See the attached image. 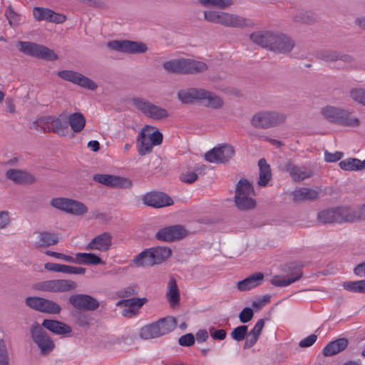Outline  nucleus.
Returning <instances> with one entry per match:
<instances>
[{"instance_id":"f257e3e1","label":"nucleus","mask_w":365,"mask_h":365,"mask_svg":"<svg viewBox=\"0 0 365 365\" xmlns=\"http://www.w3.org/2000/svg\"><path fill=\"white\" fill-rule=\"evenodd\" d=\"M163 67L169 73L178 74H197L208 69V66L202 61L184 58L166 61Z\"/></svg>"},{"instance_id":"f03ea898","label":"nucleus","mask_w":365,"mask_h":365,"mask_svg":"<svg viewBox=\"0 0 365 365\" xmlns=\"http://www.w3.org/2000/svg\"><path fill=\"white\" fill-rule=\"evenodd\" d=\"M255 190L247 179L240 180L235 187L234 197L236 207L242 211H247L256 207V200L253 198Z\"/></svg>"},{"instance_id":"7ed1b4c3","label":"nucleus","mask_w":365,"mask_h":365,"mask_svg":"<svg viewBox=\"0 0 365 365\" xmlns=\"http://www.w3.org/2000/svg\"><path fill=\"white\" fill-rule=\"evenodd\" d=\"M321 114L330 123L346 127H358L360 124L359 118L352 116L351 113L339 107L327 106L322 108Z\"/></svg>"},{"instance_id":"20e7f679","label":"nucleus","mask_w":365,"mask_h":365,"mask_svg":"<svg viewBox=\"0 0 365 365\" xmlns=\"http://www.w3.org/2000/svg\"><path fill=\"white\" fill-rule=\"evenodd\" d=\"M287 115L277 110H261L255 113L250 120L251 125L255 128L269 129L283 123Z\"/></svg>"},{"instance_id":"39448f33","label":"nucleus","mask_w":365,"mask_h":365,"mask_svg":"<svg viewBox=\"0 0 365 365\" xmlns=\"http://www.w3.org/2000/svg\"><path fill=\"white\" fill-rule=\"evenodd\" d=\"M18 49L30 56L43 59L46 61H55L58 58V56L53 51L48 47L30 41H18Z\"/></svg>"},{"instance_id":"423d86ee","label":"nucleus","mask_w":365,"mask_h":365,"mask_svg":"<svg viewBox=\"0 0 365 365\" xmlns=\"http://www.w3.org/2000/svg\"><path fill=\"white\" fill-rule=\"evenodd\" d=\"M317 219L322 224L351 222L349 207H337L324 210L317 215Z\"/></svg>"},{"instance_id":"0eeeda50","label":"nucleus","mask_w":365,"mask_h":365,"mask_svg":"<svg viewBox=\"0 0 365 365\" xmlns=\"http://www.w3.org/2000/svg\"><path fill=\"white\" fill-rule=\"evenodd\" d=\"M77 283L70 279H49L37 282L33 289L46 292H68L76 289Z\"/></svg>"},{"instance_id":"6e6552de","label":"nucleus","mask_w":365,"mask_h":365,"mask_svg":"<svg viewBox=\"0 0 365 365\" xmlns=\"http://www.w3.org/2000/svg\"><path fill=\"white\" fill-rule=\"evenodd\" d=\"M31 336L34 342L39 348L42 355H48L54 349L55 344L51 337L38 322H35L32 325Z\"/></svg>"},{"instance_id":"1a4fd4ad","label":"nucleus","mask_w":365,"mask_h":365,"mask_svg":"<svg viewBox=\"0 0 365 365\" xmlns=\"http://www.w3.org/2000/svg\"><path fill=\"white\" fill-rule=\"evenodd\" d=\"M25 304L31 309L41 313L58 314L61 312V307L58 303L41 297H28Z\"/></svg>"},{"instance_id":"9d476101","label":"nucleus","mask_w":365,"mask_h":365,"mask_svg":"<svg viewBox=\"0 0 365 365\" xmlns=\"http://www.w3.org/2000/svg\"><path fill=\"white\" fill-rule=\"evenodd\" d=\"M134 106L147 117L154 120H161L168 116V112L165 108L158 106L143 98L133 99Z\"/></svg>"},{"instance_id":"9b49d317","label":"nucleus","mask_w":365,"mask_h":365,"mask_svg":"<svg viewBox=\"0 0 365 365\" xmlns=\"http://www.w3.org/2000/svg\"><path fill=\"white\" fill-rule=\"evenodd\" d=\"M235 155L234 147L230 144H222L215 147L205 154V159L212 163H225Z\"/></svg>"},{"instance_id":"f8f14e48","label":"nucleus","mask_w":365,"mask_h":365,"mask_svg":"<svg viewBox=\"0 0 365 365\" xmlns=\"http://www.w3.org/2000/svg\"><path fill=\"white\" fill-rule=\"evenodd\" d=\"M187 231L180 225H171L160 229L155 235L158 241L172 242L185 237Z\"/></svg>"},{"instance_id":"ddd939ff","label":"nucleus","mask_w":365,"mask_h":365,"mask_svg":"<svg viewBox=\"0 0 365 365\" xmlns=\"http://www.w3.org/2000/svg\"><path fill=\"white\" fill-rule=\"evenodd\" d=\"M108 47L111 50L127 53H143L148 51L144 43L128 40L109 41Z\"/></svg>"},{"instance_id":"4468645a","label":"nucleus","mask_w":365,"mask_h":365,"mask_svg":"<svg viewBox=\"0 0 365 365\" xmlns=\"http://www.w3.org/2000/svg\"><path fill=\"white\" fill-rule=\"evenodd\" d=\"M68 302L78 310L93 312L98 309L99 302L92 296L86 294H76L69 297Z\"/></svg>"},{"instance_id":"2eb2a0df","label":"nucleus","mask_w":365,"mask_h":365,"mask_svg":"<svg viewBox=\"0 0 365 365\" xmlns=\"http://www.w3.org/2000/svg\"><path fill=\"white\" fill-rule=\"evenodd\" d=\"M93 180L111 187L128 188L132 185V182L128 178L108 174H96L93 175Z\"/></svg>"},{"instance_id":"dca6fc26","label":"nucleus","mask_w":365,"mask_h":365,"mask_svg":"<svg viewBox=\"0 0 365 365\" xmlns=\"http://www.w3.org/2000/svg\"><path fill=\"white\" fill-rule=\"evenodd\" d=\"M294 46L295 41L290 36L282 33L274 32L270 51L282 54H288Z\"/></svg>"},{"instance_id":"f3484780","label":"nucleus","mask_w":365,"mask_h":365,"mask_svg":"<svg viewBox=\"0 0 365 365\" xmlns=\"http://www.w3.org/2000/svg\"><path fill=\"white\" fill-rule=\"evenodd\" d=\"M217 24L227 27L240 29L252 26V21L249 19L236 14L225 12H220Z\"/></svg>"},{"instance_id":"a211bd4d","label":"nucleus","mask_w":365,"mask_h":365,"mask_svg":"<svg viewBox=\"0 0 365 365\" xmlns=\"http://www.w3.org/2000/svg\"><path fill=\"white\" fill-rule=\"evenodd\" d=\"M143 203L148 206L160 208L172 205L173 199L162 192H150L143 197Z\"/></svg>"},{"instance_id":"6ab92c4d","label":"nucleus","mask_w":365,"mask_h":365,"mask_svg":"<svg viewBox=\"0 0 365 365\" xmlns=\"http://www.w3.org/2000/svg\"><path fill=\"white\" fill-rule=\"evenodd\" d=\"M288 270L290 272L289 275L284 277L283 278L275 275L272 279L271 283L276 287H286L297 281L303 275L301 268L294 264L288 265Z\"/></svg>"},{"instance_id":"aec40b11","label":"nucleus","mask_w":365,"mask_h":365,"mask_svg":"<svg viewBox=\"0 0 365 365\" xmlns=\"http://www.w3.org/2000/svg\"><path fill=\"white\" fill-rule=\"evenodd\" d=\"M284 170L289 173L292 179L295 182H301L314 175V172L305 167L298 166L287 161L284 165Z\"/></svg>"},{"instance_id":"412c9836","label":"nucleus","mask_w":365,"mask_h":365,"mask_svg":"<svg viewBox=\"0 0 365 365\" xmlns=\"http://www.w3.org/2000/svg\"><path fill=\"white\" fill-rule=\"evenodd\" d=\"M112 245V236L109 232H103L96 236L86 247L87 250H96L100 252L108 251Z\"/></svg>"},{"instance_id":"4be33fe9","label":"nucleus","mask_w":365,"mask_h":365,"mask_svg":"<svg viewBox=\"0 0 365 365\" xmlns=\"http://www.w3.org/2000/svg\"><path fill=\"white\" fill-rule=\"evenodd\" d=\"M41 327L58 335L67 336L72 332V329L70 326L54 319H44Z\"/></svg>"},{"instance_id":"5701e85b","label":"nucleus","mask_w":365,"mask_h":365,"mask_svg":"<svg viewBox=\"0 0 365 365\" xmlns=\"http://www.w3.org/2000/svg\"><path fill=\"white\" fill-rule=\"evenodd\" d=\"M274 32L269 31H256L250 34V40L262 48L271 50Z\"/></svg>"},{"instance_id":"b1692460","label":"nucleus","mask_w":365,"mask_h":365,"mask_svg":"<svg viewBox=\"0 0 365 365\" xmlns=\"http://www.w3.org/2000/svg\"><path fill=\"white\" fill-rule=\"evenodd\" d=\"M6 177L16 184H31L36 180L32 174L19 169L8 170L6 173Z\"/></svg>"},{"instance_id":"393cba45","label":"nucleus","mask_w":365,"mask_h":365,"mask_svg":"<svg viewBox=\"0 0 365 365\" xmlns=\"http://www.w3.org/2000/svg\"><path fill=\"white\" fill-rule=\"evenodd\" d=\"M264 274L255 272L243 280L237 282V288L240 292L249 291L260 285L264 279Z\"/></svg>"},{"instance_id":"a878e982","label":"nucleus","mask_w":365,"mask_h":365,"mask_svg":"<svg viewBox=\"0 0 365 365\" xmlns=\"http://www.w3.org/2000/svg\"><path fill=\"white\" fill-rule=\"evenodd\" d=\"M200 101L206 107L218 109L223 106L222 99L215 93L202 88Z\"/></svg>"},{"instance_id":"bb28decb","label":"nucleus","mask_w":365,"mask_h":365,"mask_svg":"<svg viewBox=\"0 0 365 365\" xmlns=\"http://www.w3.org/2000/svg\"><path fill=\"white\" fill-rule=\"evenodd\" d=\"M44 268L48 271L66 274H83L86 272V269L83 267H73L53 262L44 264Z\"/></svg>"},{"instance_id":"cd10ccee","label":"nucleus","mask_w":365,"mask_h":365,"mask_svg":"<svg viewBox=\"0 0 365 365\" xmlns=\"http://www.w3.org/2000/svg\"><path fill=\"white\" fill-rule=\"evenodd\" d=\"M349 341L346 338H339L331 341L323 349V354L325 356H331L344 351L348 346Z\"/></svg>"},{"instance_id":"c85d7f7f","label":"nucleus","mask_w":365,"mask_h":365,"mask_svg":"<svg viewBox=\"0 0 365 365\" xmlns=\"http://www.w3.org/2000/svg\"><path fill=\"white\" fill-rule=\"evenodd\" d=\"M202 88H187L178 92V98L182 103L191 104L195 101H200Z\"/></svg>"},{"instance_id":"c756f323","label":"nucleus","mask_w":365,"mask_h":365,"mask_svg":"<svg viewBox=\"0 0 365 365\" xmlns=\"http://www.w3.org/2000/svg\"><path fill=\"white\" fill-rule=\"evenodd\" d=\"M145 131H149V125L145 126L138 133V143L140 144L138 153L140 155H145L152 151L153 145L145 135Z\"/></svg>"},{"instance_id":"7c9ffc66","label":"nucleus","mask_w":365,"mask_h":365,"mask_svg":"<svg viewBox=\"0 0 365 365\" xmlns=\"http://www.w3.org/2000/svg\"><path fill=\"white\" fill-rule=\"evenodd\" d=\"M319 192L317 190L302 187L293 192V200L294 202L299 201H313L318 198Z\"/></svg>"},{"instance_id":"2f4dec72","label":"nucleus","mask_w":365,"mask_h":365,"mask_svg":"<svg viewBox=\"0 0 365 365\" xmlns=\"http://www.w3.org/2000/svg\"><path fill=\"white\" fill-rule=\"evenodd\" d=\"M73 263L80 264L98 265L104 264L105 262L93 253L78 252L74 257Z\"/></svg>"},{"instance_id":"473e14b6","label":"nucleus","mask_w":365,"mask_h":365,"mask_svg":"<svg viewBox=\"0 0 365 365\" xmlns=\"http://www.w3.org/2000/svg\"><path fill=\"white\" fill-rule=\"evenodd\" d=\"M133 262L138 267H150L156 264L152 248L146 249L136 255Z\"/></svg>"},{"instance_id":"72a5a7b5","label":"nucleus","mask_w":365,"mask_h":365,"mask_svg":"<svg viewBox=\"0 0 365 365\" xmlns=\"http://www.w3.org/2000/svg\"><path fill=\"white\" fill-rule=\"evenodd\" d=\"M166 297L171 307H175L180 302V291L177 285L176 279L171 277L168 284Z\"/></svg>"},{"instance_id":"f704fd0d","label":"nucleus","mask_w":365,"mask_h":365,"mask_svg":"<svg viewBox=\"0 0 365 365\" xmlns=\"http://www.w3.org/2000/svg\"><path fill=\"white\" fill-rule=\"evenodd\" d=\"M258 166L259 168V177L257 183L260 186H266L272 178L270 166L264 158L259 160Z\"/></svg>"},{"instance_id":"c9c22d12","label":"nucleus","mask_w":365,"mask_h":365,"mask_svg":"<svg viewBox=\"0 0 365 365\" xmlns=\"http://www.w3.org/2000/svg\"><path fill=\"white\" fill-rule=\"evenodd\" d=\"M68 126L70 125L74 133H80L86 125V118L81 113H74L67 116Z\"/></svg>"},{"instance_id":"e433bc0d","label":"nucleus","mask_w":365,"mask_h":365,"mask_svg":"<svg viewBox=\"0 0 365 365\" xmlns=\"http://www.w3.org/2000/svg\"><path fill=\"white\" fill-rule=\"evenodd\" d=\"M53 130L54 133L60 136H66L68 133L67 116L61 113L58 117H54L53 119Z\"/></svg>"},{"instance_id":"4c0bfd02","label":"nucleus","mask_w":365,"mask_h":365,"mask_svg":"<svg viewBox=\"0 0 365 365\" xmlns=\"http://www.w3.org/2000/svg\"><path fill=\"white\" fill-rule=\"evenodd\" d=\"M59 241L57 234L51 232H41L38 233V247H49L58 244Z\"/></svg>"},{"instance_id":"58836bf2","label":"nucleus","mask_w":365,"mask_h":365,"mask_svg":"<svg viewBox=\"0 0 365 365\" xmlns=\"http://www.w3.org/2000/svg\"><path fill=\"white\" fill-rule=\"evenodd\" d=\"M53 119L54 117L51 115L41 117L33 123L31 128L36 130L41 129L44 133L52 132L53 130Z\"/></svg>"},{"instance_id":"ea45409f","label":"nucleus","mask_w":365,"mask_h":365,"mask_svg":"<svg viewBox=\"0 0 365 365\" xmlns=\"http://www.w3.org/2000/svg\"><path fill=\"white\" fill-rule=\"evenodd\" d=\"M160 329L157 322L146 325L140 329V337L144 339L159 337L162 336Z\"/></svg>"},{"instance_id":"a19ab883","label":"nucleus","mask_w":365,"mask_h":365,"mask_svg":"<svg viewBox=\"0 0 365 365\" xmlns=\"http://www.w3.org/2000/svg\"><path fill=\"white\" fill-rule=\"evenodd\" d=\"M156 322L160 329L162 336L173 331L177 326L176 319L172 317L160 319Z\"/></svg>"},{"instance_id":"79ce46f5","label":"nucleus","mask_w":365,"mask_h":365,"mask_svg":"<svg viewBox=\"0 0 365 365\" xmlns=\"http://www.w3.org/2000/svg\"><path fill=\"white\" fill-rule=\"evenodd\" d=\"M205 165H196L193 171H187L180 175V180L183 182L192 184L197 179V174H202L205 169Z\"/></svg>"},{"instance_id":"37998d69","label":"nucleus","mask_w":365,"mask_h":365,"mask_svg":"<svg viewBox=\"0 0 365 365\" xmlns=\"http://www.w3.org/2000/svg\"><path fill=\"white\" fill-rule=\"evenodd\" d=\"M154 255L155 264H160L167 259H168L172 255V250L168 247H151Z\"/></svg>"},{"instance_id":"c03bdc74","label":"nucleus","mask_w":365,"mask_h":365,"mask_svg":"<svg viewBox=\"0 0 365 365\" xmlns=\"http://www.w3.org/2000/svg\"><path fill=\"white\" fill-rule=\"evenodd\" d=\"M361 162L362 160L358 158H349L341 160L339 165L341 169L346 171L362 170Z\"/></svg>"},{"instance_id":"a18cd8bd","label":"nucleus","mask_w":365,"mask_h":365,"mask_svg":"<svg viewBox=\"0 0 365 365\" xmlns=\"http://www.w3.org/2000/svg\"><path fill=\"white\" fill-rule=\"evenodd\" d=\"M88 207L83 203L70 199L66 212L75 215H83L88 212Z\"/></svg>"},{"instance_id":"49530a36","label":"nucleus","mask_w":365,"mask_h":365,"mask_svg":"<svg viewBox=\"0 0 365 365\" xmlns=\"http://www.w3.org/2000/svg\"><path fill=\"white\" fill-rule=\"evenodd\" d=\"M73 83L91 91H94L98 87L97 84L94 81L78 72H77V76L75 77V80Z\"/></svg>"},{"instance_id":"de8ad7c7","label":"nucleus","mask_w":365,"mask_h":365,"mask_svg":"<svg viewBox=\"0 0 365 365\" xmlns=\"http://www.w3.org/2000/svg\"><path fill=\"white\" fill-rule=\"evenodd\" d=\"M148 302L147 298L133 297L127 299H122L117 302V306H124L128 308H140Z\"/></svg>"},{"instance_id":"09e8293b","label":"nucleus","mask_w":365,"mask_h":365,"mask_svg":"<svg viewBox=\"0 0 365 365\" xmlns=\"http://www.w3.org/2000/svg\"><path fill=\"white\" fill-rule=\"evenodd\" d=\"M343 287L354 293H365V280L348 281L343 283Z\"/></svg>"},{"instance_id":"8fccbe9b","label":"nucleus","mask_w":365,"mask_h":365,"mask_svg":"<svg viewBox=\"0 0 365 365\" xmlns=\"http://www.w3.org/2000/svg\"><path fill=\"white\" fill-rule=\"evenodd\" d=\"M199 3L205 7L224 9L233 4L232 0H199Z\"/></svg>"},{"instance_id":"3c124183","label":"nucleus","mask_w":365,"mask_h":365,"mask_svg":"<svg viewBox=\"0 0 365 365\" xmlns=\"http://www.w3.org/2000/svg\"><path fill=\"white\" fill-rule=\"evenodd\" d=\"M51 9L43 7H34L33 10V15L36 20L46 21L49 22L51 15L52 14Z\"/></svg>"},{"instance_id":"603ef678","label":"nucleus","mask_w":365,"mask_h":365,"mask_svg":"<svg viewBox=\"0 0 365 365\" xmlns=\"http://www.w3.org/2000/svg\"><path fill=\"white\" fill-rule=\"evenodd\" d=\"M339 51L325 49L319 51L317 54V57L327 62H332L338 61Z\"/></svg>"},{"instance_id":"864d4df0","label":"nucleus","mask_w":365,"mask_h":365,"mask_svg":"<svg viewBox=\"0 0 365 365\" xmlns=\"http://www.w3.org/2000/svg\"><path fill=\"white\" fill-rule=\"evenodd\" d=\"M248 327L246 325H240L232 331L230 336L232 339L237 341H241L244 340L247 335Z\"/></svg>"},{"instance_id":"5fc2aeb1","label":"nucleus","mask_w":365,"mask_h":365,"mask_svg":"<svg viewBox=\"0 0 365 365\" xmlns=\"http://www.w3.org/2000/svg\"><path fill=\"white\" fill-rule=\"evenodd\" d=\"M154 128L149 126V131H145V135L153 146L159 145L163 142V134L159 130H153Z\"/></svg>"},{"instance_id":"6e6d98bb","label":"nucleus","mask_w":365,"mask_h":365,"mask_svg":"<svg viewBox=\"0 0 365 365\" xmlns=\"http://www.w3.org/2000/svg\"><path fill=\"white\" fill-rule=\"evenodd\" d=\"M349 96L353 101L365 106V89L361 88H352L349 91Z\"/></svg>"},{"instance_id":"4d7b16f0","label":"nucleus","mask_w":365,"mask_h":365,"mask_svg":"<svg viewBox=\"0 0 365 365\" xmlns=\"http://www.w3.org/2000/svg\"><path fill=\"white\" fill-rule=\"evenodd\" d=\"M139 287L138 285L133 284L126 287L118 291V295L120 298H127L131 296L137 295L139 293Z\"/></svg>"},{"instance_id":"13d9d810","label":"nucleus","mask_w":365,"mask_h":365,"mask_svg":"<svg viewBox=\"0 0 365 365\" xmlns=\"http://www.w3.org/2000/svg\"><path fill=\"white\" fill-rule=\"evenodd\" d=\"M70 201V199L63 198V197H58L53 198L51 200V205L53 207L61 210L62 211L66 212L68 208V205Z\"/></svg>"},{"instance_id":"bf43d9fd","label":"nucleus","mask_w":365,"mask_h":365,"mask_svg":"<svg viewBox=\"0 0 365 365\" xmlns=\"http://www.w3.org/2000/svg\"><path fill=\"white\" fill-rule=\"evenodd\" d=\"M293 20L298 23L309 24L313 21L314 19L309 12L301 11L293 16Z\"/></svg>"},{"instance_id":"052dcab7","label":"nucleus","mask_w":365,"mask_h":365,"mask_svg":"<svg viewBox=\"0 0 365 365\" xmlns=\"http://www.w3.org/2000/svg\"><path fill=\"white\" fill-rule=\"evenodd\" d=\"M338 61H341L345 63H347L350 68L358 69L359 68L358 63H356L354 58L347 53L342 52L339 53Z\"/></svg>"},{"instance_id":"680f3d73","label":"nucleus","mask_w":365,"mask_h":365,"mask_svg":"<svg viewBox=\"0 0 365 365\" xmlns=\"http://www.w3.org/2000/svg\"><path fill=\"white\" fill-rule=\"evenodd\" d=\"M0 365H9V356L4 340L0 339Z\"/></svg>"},{"instance_id":"e2e57ef3","label":"nucleus","mask_w":365,"mask_h":365,"mask_svg":"<svg viewBox=\"0 0 365 365\" xmlns=\"http://www.w3.org/2000/svg\"><path fill=\"white\" fill-rule=\"evenodd\" d=\"M349 214L351 215L352 220L351 222H354L359 220H365V205H362L359 210H356L349 207Z\"/></svg>"},{"instance_id":"0e129e2a","label":"nucleus","mask_w":365,"mask_h":365,"mask_svg":"<svg viewBox=\"0 0 365 365\" xmlns=\"http://www.w3.org/2000/svg\"><path fill=\"white\" fill-rule=\"evenodd\" d=\"M254 316V312L250 307L244 308L239 314L240 322L245 324L252 320Z\"/></svg>"},{"instance_id":"69168bd1","label":"nucleus","mask_w":365,"mask_h":365,"mask_svg":"<svg viewBox=\"0 0 365 365\" xmlns=\"http://www.w3.org/2000/svg\"><path fill=\"white\" fill-rule=\"evenodd\" d=\"M209 333L214 340L222 341L226 338L227 332L225 329H217L215 327L209 329Z\"/></svg>"},{"instance_id":"338daca9","label":"nucleus","mask_w":365,"mask_h":365,"mask_svg":"<svg viewBox=\"0 0 365 365\" xmlns=\"http://www.w3.org/2000/svg\"><path fill=\"white\" fill-rule=\"evenodd\" d=\"M344 156L342 152L336 151L334 153H329L327 150L324 152V160L327 163H335L339 161Z\"/></svg>"},{"instance_id":"774afa93","label":"nucleus","mask_w":365,"mask_h":365,"mask_svg":"<svg viewBox=\"0 0 365 365\" xmlns=\"http://www.w3.org/2000/svg\"><path fill=\"white\" fill-rule=\"evenodd\" d=\"M178 343L182 346H190L195 343L194 335L191 333L182 335L179 338Z\"/></svg>"}]
</instances>
